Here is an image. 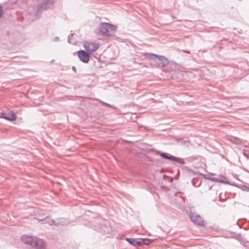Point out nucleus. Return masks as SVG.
I'll return each instance as SVG.
<instances>
[{"label": "nucleus", "instance_id": "obj_13", "mask_svg": "<svg viewBox=\"0 0 249 249\" xmlns=\"http://www.w3.org/2000/svg\"><path fill=\"white\" fill-rule=\"evenodd\" d=\"M126 240L131 245L134 246H139L140 245V242L139 241L138 238L135 239L132 238H127Z\"/></svg>", "mask_w": 249, "mask_h": 249}, {"label": "nucleus", "instance_id": "obj_10", "mask_svg": "<svg viewBox=\"0 0 249 249\" xmlns=\"http://www.w3.org/2000/svg\"><path fill=\"white\" fill-rule=\"evenodd\" d=\"M35 237L33 236H29L27 235H22L21 237V240L23 243L25 244L30 245L32 247V243H33V241L34 240Z\"/></svg>", "mask_w": 249, "mask_h": 249}, {"label": "nucleus", "instance_id": "obj_23", "mask_svg": "<svg viewBox=\"0 0 249 249\" xmlns=\"http://www.w3.org/2000/svg\"><path fill=\"white\" fill-rule=\"evenodd\" d=\"M71 69H72V70L73 71H74L75 73L76 72V69L74 66H72Z\"/></svg>", "mask_w": 249, "mask_h": 249}, {"label": "nucleus", "instance_id": "obj_9", "mask_svg": "<svg viewBox=\"0 0 249 249\" xmlns=\"http://www.w3.org/2000/svg\"><path fill=\"white\" fill-rule=\"evenodd\" d=\"M0 118L4 119L8 121H13L16 120L17 116L16 114L12 111L8 113L1 112L0 114Z\"/></svg>", "mask_w": 249, "mask_h": 249}, {"label": "nucleus", "instance_id": "obj_26", "mask_svg": "<svg viewBox=\"0 0 249 249\" xmlns=\"http://www.w3.org/2000/svg\"><path fill=\"white\" fill-rule=\"evenodd\" d=\"M185 52H186L187 53H189V52L188 51H186Z\"/></svg>", "mask_w": 249, "mask_h": 249}, {"label": "nucleus", "instance_id": "obj_14", "mask_svg": "<svg viewBox=\"0 0 249 249\" xmlns=\"http://www.w3.org/2000/svg\"><path fill=\"white\" fill-rule=\"evenodd\" d=\"M139 241L140 242V246L142 245H148L151 243V240L148 238H138Z\"/></svg>", "mask_w": 249, "mask_h": 249}, {"label": "nucleus", "instance_id": "obj_18", "mask_svg": "<svg viewBox=\"0 0 249 249\" xmlns=\"http://www.w3.org/2000/svg\"><path fill=\"white\" fill-rule=\"evenodd\" d=\"M222 182H221V183H223L224 184H229L234 186H237L236 184L235 183H230L228 180H227V178H225V179H222Z\"/></svg>", "mask_w": 249, "mask_h": 249}, {"label": "nucleus", "instance_id": "obj_24", "mask_svg": "<svg viewBox=\"0 0 249 249\" xmlns=\"http://www.w3.org/2000/svg\"><path fill=\"white\" fill-rule=\"evenodd\" d=\"M59 37H58V36H56V37L54 38V41H59Z\"/></svg>", "mask_w": 249, "mask_h": 249}, {"label": "nucleus", "instance_id": "obj_15", "mask_svg": "<svg viewBox=\"0 0 249 249\" xmlns=\"http://www.w3.org/2000/svg\"><path fill=\"white\" fill-rule=\"evenodd\" d=\"M192 183L194 186L198 187L201 184V181L198 179L194 178L192 180Z\"/></svg>", "mask_w": 249, "mask_h": 249}, {"label": "nucleus", "instance_id": "obj_6", "mask_svg": "<svg viewBox=\"0 0 249 249\" xmlns=\"http://www.w3.org/2000/svg\"><path fill=\"white\" fill-rule=\"evenodd\" d=\"M189 217L191 220L195 224L203 226H204V221L202 219L200 215L198 214H196L195 213L190 212L189 213Z\"/></svg>", "mask_w": 249, "mask_h": 249}, {"label": "nucleus", "instance_id": "obj_3", "mask_svg": "<svg viewBox=\"0 0 249 249\" xmlns=\"http://www.w3.org/2000/svg\"><path fill=\"white\" fill-rule=\"evenodd\" d=\"M44 10H45L42 7V6L39 4L37 6L36 9L35 11L28 12V14L26 16L27 18L30 21L37 20L41 17Z\"/></svg>", "mask_w": 249, "mask_h": 249}, {"label": "nucleus", "instance_id": "obj_8", "mask_svg": "<svg viewBox=\"0 0 249 249\" xmlns=\"http://www.w3.org/2000/svg\"><path fill=\"white\" fill-rule=\"evenodd\" d=\"M84 47L86 51L91 54L98 49L99 45L95 43L86 42L84 45Z\"/></svg>", "mask_w": 249, "mask_h": 249}, {"label": "nucleus", "instance_id": "obj_12", "mask_svg": "<svg viewBox=\"0 0 249 249\" xmlns=\"http://www.w3.org/2000/svg\"><path fill=\"white\" fill-rule=\"evenodd\" d=\"M223 236L225 238H234L236 239H238L241 237L240 233H236L235 232L231 231H227L223 233Z\"/></svg>", "mask_w": 249, "mask_h": 249}, {"label": "nucleus", "instance_id": "obj_11", "mask_svg": "<svg viewBox=\"0 0 249 249\" xmlns=\"http://www.w3.org/2000/svg\"><path fill=\"white\" fill-rule=\"evenodd\" d=\"M53 3V0H43L42 3L39 5L42 6V7L45 10H47L48 9L51 8V6H52Z\"/></svg>", "mask_w": 249, "mask_h": 249}, {"label": "nucleus", "instance_id": "obj_5", "mask_svg": "<svg viewBox=\"0 0 249 249\" xmlns=\"http://www.w3.org/2000/svg\"><path fill=\"white\" fill-rule=\"evenodd\" d=\"M78 56L81 61L84 63H88L89 61L91 54L85 50H79L77 52Z\"/></svg>", "mask_w": 249, "mask_h": 249}, {"label": "nucleus", "instance_id": "obj_19", "mask_svg": "<svg viewBox=\"0 0 249 249\" xmlns=\"http://www.w3.org/2000/svg\"><path fill=\"white\" fill-rule=\"evenodd\" d=\"M200 175L203 177L204 178L211 180L212 177H210L208 175L200 173Z\"/></svg>", "mask_w": 249, "mask_h": 249}, {"label": "nucleus", "instance_id": "obj_4", "mask_svg": "<svg viewBox=\"0 0 249 249\" xmlns=\"http://www.w3.org/2000/svg\"><path fill=\"white\" fill-rule=\"evenodd\" d=\"M155 152L157 154L160 155V157L164 159L168 160L170 161H175L180 164H185L184 160L181 158L176 157L169 153L161 152L158 150H155Z\"/></svg>", "mask_w": 249, "mask_h": 249}, {"label": "nucleus", "instance_id": "obj_21", "mask_svg": "<svg viewBox=\"0 0 249 249\" xmlns=\"http://www.w3.org/2000/svg\"><path fill=\"white\" fill-rule=\"evenodd\" d=\"M3 14V12L2 10V7L1 5L0 4V18L2 17Z\"/></svg>", "mask_w": 249, "mask_h": 249}, {"label": "nucleus", "instance_id": "obj_2", "mask_svg": "<svg viewBox=\"0 0 249 249\" xmlns=\"http://www.w3.org/2000/svg\"><path fill=\"white\" fill-rule=\"evenodd\" d=\"M117 27L115 25L107 22H102L99 24L97 34H101L103 36H110L113 35Z\"/></svg>", "mask_w": 249, "mask_h": 249}, {"label": "nucleus", "instance_id": "obj_25", "mask_svg": "<svg viewBox=\"0 0 249 249\" xmlns=\"http://www.w3.org/2000/svg\"><path fill=\"white\" fill-rule=\"evenodd\" d=\"M52 221H53V224H54V225H56V224H55V223H54V220H52Z\"/></svg>", "mask_w": 249, "mask_h": 249}, {"label": "nucleus", "instance_id": "obj_20", "mask_svg": "<svg viewBox=\"0 0 249 249\" xmlns=\"http://www.w3.org/2000/svg\"><path fill=\"white\" fill-rule=\"evenodd\" d=\"M211 180L213 181L220 182V183H221V182H222V179L219 178H212L211 179Z\"/></svg>", "mask_w": 249, "mask_h": 249}, {"label": "nucleus", "instance_id": "obj_1", "mask_svg": "<svg viewBox=\"0 0 249 249\" xmlns=\"http://www.w3.org/2000/svg\"><path fill=\"white\" fill-rule=\"evenodd\" d=\"M144 55H149L150 64L157 67H164L169 64L168 60L164 56L150 53H145Z\"/></svg>", "mask_w": 249, "mask_h": 249}, {"label": "nucleus", "instance_id": "obj_7", "mask_svg": "<svg viewBox=\"0 0 249 249\" xmlns=\"http://www.w3.org/2000/svg\"><path fill=\"white\" fill-rule=\"evenodd\" d=\"M32 247L37 249H43L45 247V242L42 239L35 237Z\"/></svg>", "mask_w": 249, "mask_h": 249}, {"label": "nucleus", "instance_id": "obj_22", "mask_svg": "<svg viewBox=\"0 0 249 249\" xmlns=\"http://www.w3.org/2000/svg\"><path fill=\"white\" fill-rule=\"evenodd\" d=\"M72 36V35H70L68 36V41L70 43H72V44H74V43L71 42V36Z\"/></svg>", "mask_w": 249, "mask_h": 249}, {"label": "nucleus", "instance_id": "obj_17", "mask_svg": "<svg viewBox=\"0 0 249 249\" xmlns=\"http://www.w3.org/2000/svg\"><path fill=\"white\" fill-rule=\"evenodd\" d=\"M100 103L104 106H107V107H111L113 109H117V107L114 106V105H110L108 103H107L106 102H104L102 101H100Z\"/></svg>", "mask_w": 249, "mask_h": 249}, {"label": "nucleus", "instance_id": "obj_16", "mask_svg": "<svg viewBox=\"0 0 249 249\" xmlns=\"http://www.w3.org/2000/svg\"><path fill=\"white\" fill-rule=\"evenodd\" d=\"M236 187L239 188L242 191H246V192H249V185L246 186L245 185H237Z\"/></svg>", "mask_w": 249, "mask_h": 249}]
</instances>
